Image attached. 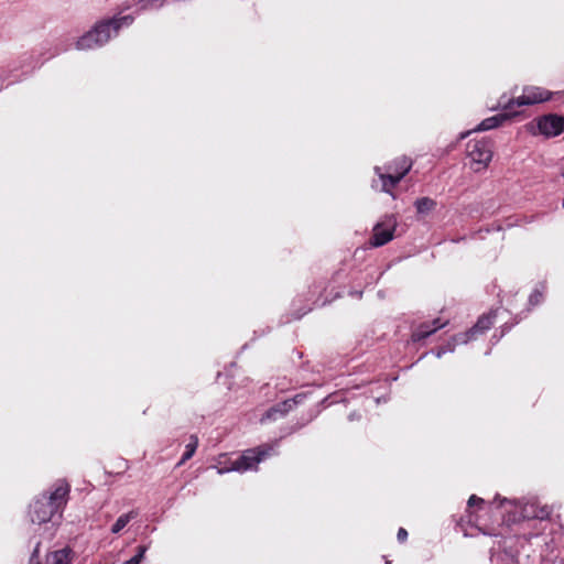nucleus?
<instances>
[{"label":"nucleus","mask_w":564,"mask_h":564,"mask_svg":"<svg viewBox=\"0 0 564 564\" xmlns=\"http://www.w3.org/2000/svg\"><path fill=\"white\" fill-rule=\"evenodd\" d=\"M445 324L446 323H442L440 318H435L431 323H422L412 333V340L421 341L435 333L437 329L444 327Z\"/></svg>","instance_id":"11"},{"label":"nucleus","mask_w":564,"mask_h":564,"mask_svg":"<svg viewBox=\"0 0 564 564\" xmlns=\"http://www.w3.org/2000/svg\"><path fill=\"white\" fill-rule=\"evenodd\" d=\"M273 451L274 446L270 444H263L256 448L247 449L240 457L231 462L229 467L217 468V474L223 475L228 471L245 473L256 469L257 465L269 457Z\"/></svg>","instance_id":"3"},{"label":"nucleus","mask_w":564,"mask_h":564,"mask_svg":"<svg viewBox=\"0 0 564 564\" xmlns=\"http://www.w3.org/2000/svg\"><path fill=\"white\" fill-rule=\"evenodd\" d=\"M476 338V335H471V328L468 329L467 332L465 333H460V334H457L455 335L453 338H452V341L456 345L458 344H467L469 340H473Z\"/></svg>","instance_id":"19"},{"label":"nucleus","mask_w":564,"mask_h":564,"mask_svg":"<svg viewBox=\"0 0 564 564\" xmlns=\"http://www.w3.org/2000/svg\"><path fill=\"white\" fill-rule=\"evenodd\" d=\"M148 551V545H139L137 547V553L130 560L126 561L123 564H140L144 557V554Z\"/></svg>","instance_id":"20"},{"label":"nucleus","mask_w":564,"mask_h":564,"mask_svg":"<svg viewBox=\"0 0 564 564\" xmlns=\"http://www.w3.org/2000/svg\"><path fill=\"white\" fill-rule=\"evenodd\" d=\"M445 324L446 323H442L440 318H435L431 323H422L412 333V340L421 341L435 333L437 329L444 327Z\"/></svg>","instance_id":"10"},{"label":"nucleus","mask_w":564,"mask_h":564,"mask_svg":"<svg viewBox=\"0 0 564 564\" xmlns=\"http://www.w3.org/2000/svg\"><path fill=\"white\" fill-rule=\"evenodd\" d=\"M511 112L505 113V115H497V116H492V117L486 118L475 128V131H487V130L495 129V128L499 127L501 124V122Z\"/></svg>","instance_id":"14"},{"label":"nucleus","mask_w":564,"mask_h":564,"mask_svg":"<svg viewBox=\"0 0 564 564\" xmlns=\"http://www.w3.org/2000/svg\"><path fill=\"white\" fill-rule=\"evenodd\" d=\"M496 318V311H490L488 314L481 315L477 323L471 327V335H476V337L480 334H484L488 330Z\"/></svg>","instance_id":"12"},{"label":"nucleus","mask_w":564,"mask_h":564,"mask_svg":"<svg viewBox=\"0 0 564 564\" xmlns=\"http://www.w3.org/2000/svg\"><path fill=\"white\" fill-rule=\"evenodd\" d=\"M69 490L70 487L65 480H57L47 491L36 497L29 510L31 522L43 524L59 519L67 503Z\"/></svg>","instance_id":"1"},{"label":"nucleus","mask_w":564,"mask_h":564,"mask_svg":"<svg viewBox=\"0 0 564 564\" xmlns=\"http://www.w3.org/2000/svg\"><path fill=\"white\" fill-rule=\"evenodd\" d=\"M348 417H349V420H350V421H354V420H356V419H359V417H360V415H357L355 412H352V413H350V414H349V416H348Z\"/></svg>","instance_id":"29"},{"label":"nucleus","mask_w":564,"mask_h":564,"mask_svg":"<svg viewBox=\"0 0 564 564\" xmlns=\"http://www.w3.org/2000/svg\"><path fill=\"white\" fill-rule=\"evenodd\" d=\"M290 402H280L273 406H271L261 417V422L274 421L278 416H284L290 412Z\"/></svg>","instance_id":"13"},{"label":"nucleus","mask_w":564,"mask_h":564,"mask_svg":"<svg viewBox=\"0 0 564 564\" xmlns=\"http://www.w3.org/2000/svg\"><path fill=\"white\" fill-rule=\"evenodd\" d=\"M397 538H398L399 542H404L406 540V538H408L406 530L403 529V528H400L399 531H398Z\"/></svg>","instance_id":"26"},{"label":"nucleus","mask_w":564,"mask_h":564,"mask_svg":"<svg viewBox=\"0 0 564 564\" xmlns=\"http://www.w3.org/2000/svg\"><path fill=\"white\" fill-rule=\"evenodd\" d=\"M305 314H306V311H305V312H303L302 314H299V315L296 316V318H301V317H302L303 315H305Z\"/></svg>","instance_id":"32"},{"label":"nucleus","mask_w":564,"mask_h":564,"mask_svg":"<svg viewBox=\"0 0 564 564\" xmlns=\"http://www.w3.org/2000/svg\"><path fill=\"white\" fill-rule=\"evenodd\" d=\"M538 130L541 134L550 138L558 135L564 129V119L557 115H547L538 119Z\"/></svg>","instance_id":"8"},{"label":"nucleus","mask_w":564,"mask_h":564,"mask_svg":"<svg viewBox=\"0 0 564 564\" xmlns=\"http://www.w3.org/2000/svg\"><path fill=\"white\" fill-rule=\"evenodd\" d=\"M163 0H139L138 8L139 11H148L152 9L160 8L162 6Z\"/></svg>","instance_id":"18"},{"label":"nucleus","mask_w":564,"mask_h":564,"mask_svg":"<svg viewBox=\"0 0 564 564\" xmlns=\"http://www.w3.org/2000/svg\"><path fill=\"white\" fill-rule=\"evenodd\" d=\"M135 512L130 511L128 513L121 514L111 528L112 533H119L132 519L135 518Z\"/></svg>","instance_id":"15"},{"label":"nucleus","mask_w":564,"mask_h":564,"mask_svg":"<svg viewBox=\"0 0 564 564\" xmlns=\"http://www.w3.org/2000/svg\"><path fill=\"white\" fill-rule=\"evenodd\" d=\"M445 349H447V352H453L455 350V344L451 340L446 345H444Z\"/></svg>","instance_id":"27"},{"label":"nucleus","mask_w":564,"mask_h":564,"mask_svg":"<svg viewBox=\"0 0 564 564\" xmlns=\"http://www.w3.org/2000/svg\"><path fill=\"white\" fill-rule=\"evenodd\" d=\"M133 21L134 18L131 14L101 20L91 30L82 35L75 46L79 51L101 47L111 37L117 36L121 28L130 26Z\"/></svg>","instance_id":"2"},{"label":"nucleus","mask_w":564,"mask_h":564,"mask_svg":"<svg viewBox=\"0 0 564 564\" xmlns=\"http://www.w3.org/2000/svg\"><path fill=\"white\" fill-rule=\"evenodd\" d=\"M469 133H470V131H467V132L462 133V134H460V139L466 138Z\"/></svg>","instance_id":"30"},{"label":"nucleus","mask_w":564,"mask_h":564,"mask_svg":"<svg viewBox=\"0 0 564 564\" xmlns=\"http://www.w3.org/2000/svg\"><path fill=\"white\" fill-rule=\"evenodd\" d=\"M352 294H354V295H356L357 297H361L362 292H361V291H360V292H355V293H352Z\"/></svg>","instance_id":"31"},{"label":"nucleus","mask_w":564,"mask_h":564,"mask_svg":"<svg viewBox=\"0 0 564 564\" xmlns=\"http://www.w3.org/2000/svg\"><path fill=\"white\" fill-rule=\"evenodd\" d=\"M551 97L550 91L542 89L540 87H527L523 89V93L521 96L517 97L516 99H511L508 102H499V106L502 107L505 110H511L512 105L517 106H528V105H534L539 102H543L549 100Z\"/></svg>","instance_id":"5"},{"label":"nucleus","mask_w":564,"mask_h":564,"mask_svg":"<svg viewBox=\"0 0 564 564\" xmlns=\"http://www.w3.org/2000/svg\"><path fill=\"white\" fill-rule=\"evenodd\" d=\"M305 395L304 394H296L294 398L292 399H288V400H284V402H290L291 405H290V411L297 404H300L303 400H304Z\"/></svg>","instance_id":"22"},{"label":"nucleus","mask_w":564,"mask_h":564,"mask_svg":"<svg viewBox=\"0 0 564 564\" xmlns=\"http://www.w3.org/2000/svg\"><path fill=\"white\" fill-rule=\"evenodd\" d=\"M436 206L435 200L429 197L416 199L415 207L419 214H427Z\"/></svg>","instance_id":"16"},{"label":"nucleus","mask_w":564,"mask_h":564,"mask_svg":"<svg viewBox=\"0 0 564 564\" xmlns=\"http://www.w3.org/2000/svg\"><path fill=\"white\" fill-rule=\"evenodd\" d=\"M550 513L551 512H550L549 508L547 507H543V508L540 509L539 512H535L533 514V517L539 518V519H545V518H547L550 516Z\"/></svg>","instance_id":"24"},{"label":"nucleus","mask_w":564,"mask_h":564,"mask_svg":"<svg viewBox=\"0 0 564 564\" xmlns=\"http://www.w3.org/2000/svg\"><path fill=\"white\" fill-rule=\"evenodd\" d=\"M197 445H198L197 437L192 435L191 436V442L186 445L185 452H184V454L182 456V459H181L180 464H183V463H185L186 460H188L189 458L193 457V455L196 452Z\"/></svg>","instance_id":"17"},{"label":"nucleus","mask_w":564,"mask_h":564,"mask_svg":"<svg viewBox=\"0 0 564 564\" xmlns=\"http://www.w3.org/2000/svg\"><path fill=\"white\" fill-rule=\"evenodd\" d=\"M482 502H484V499H481V498H479V497H477V496L473 495V496H470V497H469V499H468V507H473V506H475V505H480V503H482Z\"/></svg>","instance_id":"25"},{"label":"nucleus","mask_w":564,"mask_h":564,"mask_svg":"<svg viewBox=\"0 0 564 564\" xmlns=\"http://www.w3.org/2000/svg\"><path fill=\"white\" fill-rule=\"evenodd\" d=\"M40 543L36 544L29 564H41L37 558ZM70 549L65 547L50 552L45 557L44 564H69L70 563Z\"/></svg>","instance_id":"9"},{"label":"nucleus","mask_w":564,"mask_h":564,"mask_svg":"<svg viewBox=\"0 0 564 564\" xmlns=\"http://www.w3.org/2000/svg\"><path fill=\"white\" fill-rule=\"evenodd\" d=\"M397 224V218L393 215L384 216L383 219L373 227L371 245L373 247H381L391 241Z\"/></svg>","instance_id":"7"},{"label":"nucleus","mask_w":564,"mask_h":564,"mask_svg":"<svg viewBox=\"0 0 564 564\" xmlns=\"http://www.w3.org/2000/svg\"><path fill=\"white\" fill-rule=\"evenodd\" d=\"M466 153L470 161L478 165L477 171L485 169L492 158L490 144L486 140L469 141L467 143Z\"/></svg>","instance_id":"6"},{"label":"nucleus","mask_w":564,"mask_h":564,"mask_svg":"<svg viewBox=\"0 0 564 564\" xmlns=\"http://www.w3.org/2000/svg\"><path fill=\"white\" fill-rule=\"evenodd\" d=\"M412 167L410 159L402 156L394 160L386 166V172H381L379 166L375 167L376 174L381 181V191L392 195V189L409 173Z\"/></svg>","instance_id":"4"},{"label":"nucleus","mask_w":564,"mask_h":564,"mask_svg":"<svg viewBox=\"0 0 564 564\" xmlns=\"http://www.w3.org/2000/svg\"><path fill=\"white\" fill-rule=\"evenodd\" d=\"M543 294L539 289H535L529 296V304L535 306L542 302Z\"/></svg>","instance_id":"21"},{"label":"nucleus","mask_w":564,"mask_h":564,"mask_svg":"<svg viewBox=\"0 0 564 564\" xmlns=\"http://www.w3.org/2000/svg\"><path fill=\"white\" fill-rule=\"evenodd\" d=\"M447 352V349H445V347H440L436 352H435V356L437 358H441L443 355H445Z\"/></svg>","instance_id":"28"},{"label":"nucleus","mask_w":564,"mask_h":564,"mask_svg":"<svg viewBox=\"0 0 564 564\" xmlns=\"http://www.w3.org/2000/svg\"><path fill=\"white\" fill-rule=\"evenodd\" d=\"M305 395L304 394H296L294 398L292 399H288V400H284V402H290L291 405H290V411L297 404H300L303 400H304Z\"/></svg>","instance_id":"23"},{"label":"nucleus","mask_w":564,"mask_h":564,"mask_svg":"<svg viewBox=\"0 0 564 564\" xmlns=\"http://www.w3.org/2000/svg\"><path fill=\"white\" fill-rule=\"evenodd\" d=\"M563 207H564V199H563Z\"/></svg>","instance_id":"33"}]
</instances>
